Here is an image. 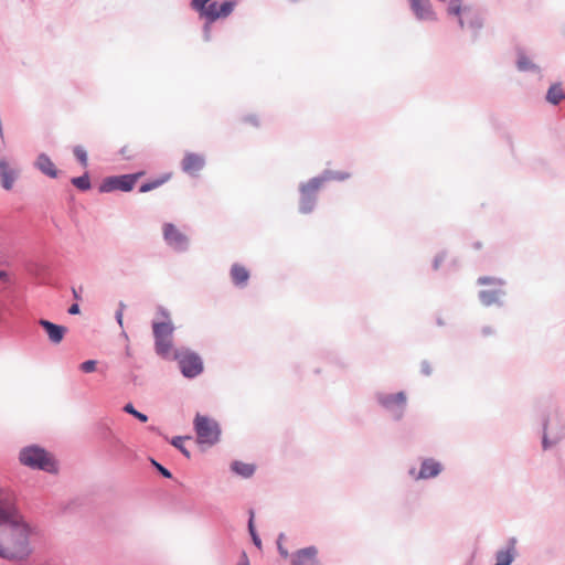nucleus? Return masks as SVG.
Returning a JSON list of instances; mask_svg holds the SVG:
<instances>
[{"mask_svg":"<svg viewBox=\"0 0 565 565\" xmlns=\"http://www.w3.org/2000/svg\"><path fill=\"white\" fill-rule=\"evenodd\" d=\"M29 527L15 510L11 492L0 489V556L23 559L30 553Z\"/></svg>","mask_w":565,"mask_h":565,"instance_id":"f257e3e1","label":"nucleus"},{"mask_svg":"<svg viewBox=\"0 0 565 565\" xmlns=\"http://www.w3.org/2000/svg\"><path fill=\"white\" fill-rule=\"evenodd\" d=\"M211 1L212 0L191 1L192 10L198 11L200 18L205 19L206 25L216 22L218 19H227L236 6L235 1H225L222 3Z\"/></svg>","mask_w":565,"mask_h":565,"instance_id":"f03ea898","label":"nucleus"},{"mask_svg":"<svg viewBox=\"0 0 565 565\" xmlns=\"http://www.w3.org/2000/svg\"><path fill=\"white\" fill-rule=\"evenodd\" d=\"M162 315L164 320L161 322H154L152 326L156 353L163 358H170L174 353L172 343L174 327L171 319L164 311H162Z\"/></svg>","mask_w":565,"mask_h":565,"instance_id":"7ed1b4c3","label":"nucleus"},{"mask_svg":"<svg viewBox=\"0 0 565 565\" xmlns=\"http://www.w3.org/2000/svg\"><path fill=\"white\" fill-rule=\"evenodd\" d=\"M20 461L23 466L41 469L50 473L56 471L54 458L45 449L35 446L22 449Z\"/></svg>","mask_w":565,"mask_h":565,"instance_id":"20e7f679","label":"nucleus"},{"mask_svg":"<svg viewBox=\"0 0 565 565\" xmlns=\"http://www.w3.org/2000/svg\"><path fill=\"white\" fill-rule=\"evenodd\" d=\"M193 427L194 431H196L199 444L213 446L220 441L221 428L213 418L198 414L194 417Z\"/></svg>","mask_w":565,"mask_h":565,"instance_id":"39448f33","label":"nucleus"},{"mask_svg":"<svg viewBox=\"0 0 565 565\" xmlns=\"http://www.w3.org/2000/svg\"><path fill=\"white\" fill-rule=\"evenodd\" d=\"M172 355L174 360L179 362L181 372L184 377L193 379L200 375L203 371V363L199 354L190 350L181 349L175 350Z\"/></svg>","mask_w":565,"mask_h":565,"instance_id":"423d86ee","label":"nucleus"},{"mask_svg":"<svg viewBox=\"0 0 565 565\" xmlns=\"http://www.w3.org/2000/svg\"><path fill=\"white\" fill-rule=\"evenodd\" d=\"M462 0H450L448 13L459 19L461 28L480 25L479 12L469 6H461Z\"/></svg>","mask_w":565,"mask_h":565,"instance_id":"0eeeda50","label":"nucleus"},{"mask_svg":"<svg viewBox=\"0 0 565 565\" xmlns=\"http://www.w3.org/2000/svg\"><path fill=\"white\" fill-rule=\"evenodd\" d=\"M141 173L110 177L103 181L100 191H131Z\"/></svg>","mask_w":565,"mask_h":565,"instance_id":"6e6552de","label":"nucleus"},{"mask_svg":"<svg viewBox=\"0 0 565 565\" xmlns=\"http://www.w3.org/2000/svg\"><path fill=\"white\" fill-rule=\"evenodd\" d=\"M163 237L175 250H184L189 246V238L172 223L163 225Z\"/></svg>","mask_w":565,"mask_h":565,"instance_id":"1a4fd4ad","label":"nucleus"},{"mask_svg":"<svg viewBox=\"0 0 565 565\" xmlns=\"http://www.w3.org/2000/svg\"><path fill=\"white\" fill-rule=\"evenodd\" d=\"M318 550L309 546L294 553L291 565H320L318 561Z\"/></svg>","mask_w":565,"mask_h":565,"instance_id":"9d476101","label":"nucleus"},{"mask_svg":"<svg viewBox=\"0 0 565 565\" xmlns=\"http://www.w3.org/2000/svg\"><path fill=\"white\" fill-rule=\"evenodd\" d=\"M411 10L419 20H435V12L429 0H409Z\"/></svg>","mask_w":565,"mask_h":565,"instance_id":"9b49d317","label":"nucleus"},{"mask_svg":"<svg viewBox=\"0 0 565 565\" xmlns=\"http://www.w3.org/2000/svg\"><path fill=\"white\" fill-rule=\"evenodd\" d=\"M204 166V159L199 153L188 152L182 159V169L191 175L198 174Z\"/></svg>","mask_w":565,"mask_h":565,"instance_id":"f8f14e48","label":"nucleus"},{"mask_svg":"<svg viewBox=\"0 0 565 565\" xmlns=\"http://www.w3.org/2000/svg\"><path fill=\"white\" fill-rule=\"evenodd\" d=\"M39 324L47 332V337L51 342L58 344L64 340L66 333L65 327L50 322L45 319H41Z\"/></svg>","mask_w":565,"mask_h":565,"instance_id":"ddd939ff","label":"nucleus"},{"mask_svg":"<svg viewBox=\"0 0 565 565\" xmlns=\"http://www.w3.org/2000/svg\"><path fill=\"white\" fill-rule=\"evenodd\" d=\"M348 174H338V175H329L327 179H338L344 180ZM326 178H313L309 180L307 183L302 184L300 188L301 194L305 195H313L319 191V189L323 185Z\"/></svg>","mask_w":565,"mask_h":565,"instance_id":"4468645a","label":"nucleus"},{"mask_svg":"<svg viewBox=\"0 0 565 565\" xmlns=\"http://www.w3.org/2000/svg\"><path fill=\"white\" fill-rule=\"evenodd\" d=\"M441 465L435 461L433 458H427L422 463V469H419L418 475L415 477L416 480L419 479H430L438 476L441 472Z\"/></svg>","mask_w":565,"mask_h":565,"instance_id":"2eb2a0df","label":"nucleus"},{"mask_svg":"<svg viewBox=\"0 0 565 565\" xmlns=\"http://www.w3.org/2000/svg\"><path fill=\"white\" fill-rule=\"evenodd\" d=\"M36 167L40 169L42 173L50 178L57 177V169L54 162L45 154L41 153L36 159Z\"/></svg>","mask_w":565,"mask_h":565,"instance_id":"dca6fc26","label":"nucleus"},{"mask_svg":"<svg viewBox=\"0 0 565 565\" xmlns=\"http://www.w3.org/2000/svg\"><path fill=\"white\" fill-rule=\"evenodd\" d=\"M230 277L237 286H246L249 274L243 265L234 264L230 269Z\"/></svg>","mask_w":565,"mask_h":565,"instance_id":"f3484780","label":"nucleus"},{"mask_svg":"<svg viewBox=\"0 0 565 565\" xmlns=\"http://www.w3.org/2000/svg\"><path fill=\"white\" fill-rule=\"evenodd\" d=\"M0 175L3 189L10 191L13 186L15 173L3 160H0Z\"/></svg>","mask_w":565,"mask_h":565,"instance_id":"a211bd4d","label":"nucleus"},{"mask_svg":"<svg viewBox=\"0 0 565 565\" xmlns=\"http://www.w3.org/2000/svg\"><path fill=\"white\" fill-rule=\"evenodd\" d=\"M381 403L386 408L397 407L404 408L406 404V395L404 393L388 394L381 398Z\"/></svg>","mask_w":565,"mask_h":565,"instance_id":"6ab92c4d","label":"nucleus"},{"mask_svg":"<svg viewBox=\"0 0 565 565\" xmlns=\"http://www.w3.org/2000/svg\"><path fill=\"white\" fill-rule=\"evenodd\" d=\"M515 555L514 543H511L509 547L503 551L497 552L495 565H511Z\"/></svg>","mask_w":565,"mask_h":565,"instance_id":"aec40b11","label":"nucleus"},{"mask_svg":"<svg viewBox=\"0 0 565 565\" xmlns=\"http://www.w3.org/2000/svg\"><path fill=\"white\" fill-rule=\"evenodd\" d=\"M231 469H233L234 472H236L237 475H239L244 478L252 477L253 473L255 472L254 465L245 463L242 461H235L234 463H232Z\"/></svg>","mask_w":565,"mask_h":565,"instance_id":"412c9836","label":"nucleus"},{"mask_svg":"<svg viewBox=\"0 0 565 565\" xmlns=\"http://www.w3.org/2000/svg\"><path fill=\"white\" fill-rule=\"evenodd\" d=\"M547 102L552 105H557L561 99L565 98L562 88L558 84L552 85L547 92Z\"/></svg>","mask_w":565,"mask_h":565,"instance_id":"4be33fe9","label":"nucleus"},{"mask_svg":"<svg viewBox=\"0 0 565 565\" xmlns=\"http://www.w3.org/2000/svg\"><path fill=\"white\" fill-rule=\"evenodd\" d=\"M169 179V175H164L162 178L156 179L153 181H148L140 185L139 191L140 192H147V191H153L161 186L163 183H166Z\"/></svg>","mask_w":565,"mask_h":565,"instance_id":"5701e85b","label":"nucleus"},{"mask_svg":"<svg viewBox=\"0 0 565 565\" xmlns=\"http://www.w3.org/2000/svg\"><path fill=\"white\" fill-rule=\"evenodd\" d=\"M315 200L313 195L301 194L300 212L305 214L309 213L312 210V206H315Z\"/></svg>","mask_w":565,"mask_h":565,"instance_id":"b1692460","label":"nucleus"},{"mask_svg":"<svg viewBox=\"0 0 565 565\" xmlns=\"http://www.w3.org/2000/svg\"><path fill=\"white\" fill-rule=\"evenodd\" d=\"M72 182L78 190L86 191L90 189V181L86 174L74 178Z\"/></svg>","mask_w":565,"mask_h":565,"instance_id":"393cba45","label":"nucleus"},{"mask_svg":"<svg viewBox=\"0 0 565 565\" xmlns=\"http://www.w3.org/2000/svg\"><path fill=\"white\" fill-rule=\"evenodd\" d=\"M124 412L132 415L134 417H136L141 423H146L148 420V417L146 415H143L142 413L134 409V407H132V405L130 403L124 406Z\"/></svg>","mask_w":565,"mask_h":565,"instance_id":"a878e982","label":"nucleus"},{"mask_svg":"<svg viewBox=\"0 0 565 565\" xmlns=\"http://www.w3.org/2000/svg\"><path fill=\"white\" fill-rule=\"evenodd\" d=\"M74 156L76 160L81 161L82 166H87V154L86 150L82 146H76L74 148Z\"/></svg>","mask_w":565,"mask_h":565,"instance_id":"bb28decb","label":"nucleus"},{"mask_svg":"<svg viewBox=\"0 0 565 565\" xmlns=\"http://www.w3.org/2000/svg\"><path fill=\"white\" fill-rule=\"evenodd\" d=\"M478 284L480 286H488V285L497 286V285H501L502 282L499 279H497L495 277L483 276V277H479Z\"/></svg>","mask_w":565,"mask_h":565,"instance_id":"cd10ccee","label":"nucleus"},{"mask_svg":"<svg viewBox=\"0 0 565 565\" xmlns=\"http://www.w3.org/2000/svg\"><path fill=\"white\" fill-rule=\"evenodd\" d=\"M81 370H82V372H85V373L95 372L96 361H94V360L85 361L84 363L81 364Z\"/></svg>","mask_w":565,"mask_h":565,"instance_id":"c85d7f7f","label":"nucleus"},{"mask_svg":"<svg viewBox=\"0 0 565 565\" xmlns=\"http://www.w3.org/2000/svg\"><path fill=\"white\" fill-rule=\"evenodd\" d=\"M182 443H183V439L181 437H177L173 439L172 441V445L177 448V449H180L184 456H186L188 458H190V452L188 449L183 448L182 446Z\"/></svg>","mask_w":565,"mask_h":565,"instance_id":"c756f323","label":"nucleus"},{"mask_svg":"<svg viewBox=\"0 0 565 565\" xmlns=\"http://www.w3.org/2000/svg\"><path fill=\"white\" fill-rule=\"evenodd\" d=\"M248 531H250V534H252V536H253L254 544H255L257 547H260V546H262V541L258 539V536H257V535H256V533H255L254 523H253V518L250 519V521H248Z\"/></svg>","mask_w":565,"mask_h":565,"instance_id":"7c9ffc66","label":"nucleus"},{"mask_svg":"<svg viewBox=\"0 0 565 565\" xmlns=\"http://www.w3.org/2000/svg\"><path fill=\"white\" fill-rule=\"evenodd\" d=\"M532 67V64L531 62L529 61L527 57H524V56H521L520 60H519V68L521 71H527Z\"/></svg>","mask_w":565,"mask_h":565,"instance_id":"2f4dec72","label":"nucleus"},{"mask_svg":"<svg viewBox=\"0 0 565 565\" xmlns=\"http://www.w3.org/2000/svg\"><path fill=\"white\" fill-rule=\"evenodd\" d=\"M480 299L486 305H489L491 301H493L494 297L492 294H489L488 291H481L480 292Z\"/></svg>","mask_w":565,"mask_h":565,"instance_id":"473e14b6","label":"nucleus"},{"mask_svg":"<svg viewBox=\"0 0 565 565\" xmlns=\"http://www.w3.org/2000/svg\"><path fill=\"white\" fill-rule=\"evenodd\" d=\"M124 308H125V305L122 302L119 303V310L117 311V321L118 323L120 324V327L122 326V311H124Z\"/></svg>","mask_w":565,"mask_h":565,"instance_id":"72a5a7b5","label":"nucleus"},{"mask_svg":"<svg viewBox=\"0 0 565 565\" xmlns=\"http://www.w3.org/2000/svg\"><path fill=\"white\" fill-rule=\"evenodd\" d=\"M159 472H161L166 478H171V472H169L164 467L157 465Z\"/></svg>","mask_w":565,"mask_h":565,"instance_id":"f704fd0d","label":"nucleus"},{"mask_svg":"<svg viewBox=\"0 0 565 565\" xmlns=\"http://www.w3.org/2000/svg\"><path fill=\"white\" fill-rule=\"evenodd\" d=\"M68 315H77L78 313V306L76 303L68 307Z\"/></svg>","mask_w":565,"mask_h":565,"instance_id":"c9c22d12","label":"nucleus"},{"mask_svg":"<svg viewBox=\"0 0 565 565\" xmlns=\"http://www.w3.org/2000/svg\"><path fill=\"white\" fill-rule=\"evenodd\" d=\"M9 277L10 276H8L7 271L0 270V280L1 281L7 282Z\"/></svg>","mask_w":565,"mask_h":565,"instance_id":"e433bc0d","label":"nucleus"},{"mask_svg":"<svg viewBox=\"0 0 565 565\" xmlns=\"http://www.w3.org/2000/svg\"><path fill=\"white\" fill-rule=\"evenodd\" d=\"M237 565H249V564H248V559H247V557H246V555H245V554H243V557H242V559H239V562L237 563Z\"/></svg>","mask_w":565,"mask_h":565,"instance_id":"4c0bfd02","label":"nucleus"},{"mask_svg":"<svg viewBox=\"0 0 565 565\" xmlns=\"http://www.w3.org/2000/svg\"><path fill=\"white\" fill-rule=\"evenodd\" d=\"M481 247H482L481 242L478 241V242L472 243V248L480 249Z\"/></svg>","mask_w":565,"mask_h":565,"instance_id":"58836bf2","label":"nucleus"},{"mask_svg":"<svg viewBox=\"0 0 565 565\" xmlns=\"http://www.w3.org/2000/svg\"><path fill=\"white\" fill-rule=\"evenodd\" d=\"M279 551L284 557H288V552L282 550L281 546H279Z\"/></svg>","mask_w":565,"mask_h":565,"instance_id":"ea45409f","label":"nucleus"},{"mask_svg":"<svg viewBox=\"0 0 565 565\" xmlns=\"http://www.w3.org/2000/svg\"><path fill=\"white\" fill-rule=\"evenodd\" d=\"M483 332H484V334H492V333H493V331H492V330H490V328H486V329L483 330Z\"/></svg>","mask_w":565,"mask_h":565,"instance_id":"a19ab883","label":"nucleus"},{"mask_svg":"<svg viewBox=\"0 0 565 565\" xmlns=\"http://www.w3.org/2000/svg\"><path fill=\"white\" fill-rule=\"evenodd\" d=\"M247 120H248L249 122L254 124V125H257V121H256V119H255V118H248Z\"/></svg>","mask_w":565,"mask_h":565,"instance_id":"79ce46f5","label":"nucleus"},{"mask_svg":"<svg viewBox=\"0 0 565 565\" xmlns=\"http://www.w3.org/2000/svg\"><path fill=\"white\" fill-rule=\"evenodd\" d=\"M543 447L547 448V440L546 439L543 440Z\"/></svg>","mask_w":565,"mask_h":565,"instance_id":"37998d69","label":"nucleus"},{"mask_svg":"<svg viewBox=\"0 0 565 565\" xmlns=\"http://www.w3.org/2000/svg\"><path fill=\"white\" fill-rule=\"evenodd\" d=\"M424 371H425V373H426V374H428V373H429L428 369H426V367L424 369Z\"/></svg>","mask_w":565,"mask_h":565,"instance_id":"c03bdc74","label":"nucleus"},{"mask_svg":"<svg viewBox=\"0 0 565 565\" xmlns=\"http://www.w3.org/2000/svg\"><path fill=\"white\" fill-rule=\"evenodd\" d=\"M441 2H444L445 0H440Z\"/></svg>","mask_w":565,"mask_h":565,"instance_id":"a18cd8bd","label":"nucleus"}]
</instances>
